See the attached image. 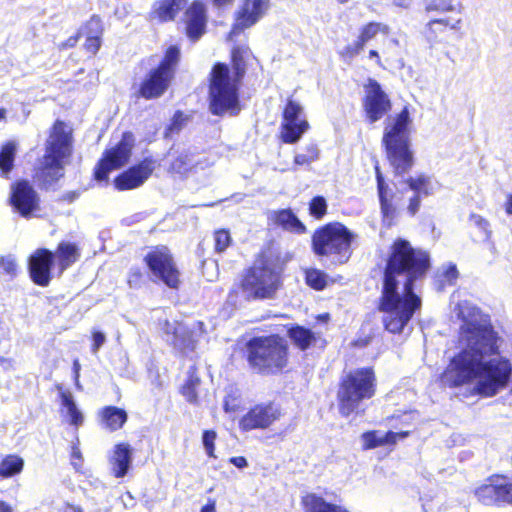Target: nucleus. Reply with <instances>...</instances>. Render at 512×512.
<instances>
[{
  "mask_svg": "<svg viewBox=\"0 0 512 512\" xmlns=\"http://www.w3.org/2000/svg\"><path fill=\"white\" fill-rule=\"evenodd\" d=\"M430 269L429 252L415 247L409 240L398 237L388 246L376 305L377 311L383 314L382 324L386 331L401 334L421 309L422 299L414 286Z\"/></svg>",
  "mask_w": 512,
  "mask_h": 512,
  "instance_id": "1",
  "label": "nucleus"
},
{
  "mask_svg": "<svg viewBox=\"0 0 512 512\" xmlns=\"http://www.w3.org/2000/svg\"><path fill=\"white\" fill-rule=\"evenodd\" d=\"M461 334L465 347L451 358L440 375L441 383L448 388L479 379L481 360L500 352V337L491 324L470 321L461 327Z\"/></svg>",
  "mask_w": 512,
  "mask_h": 512,
  "instance_id": "2",
  "label": "nucleus"
},
{
  "mask_svg": "<svg viewBox=\"0 0 512 512\" xmlns=\"http://www.w3.org/2000/svg\"><path fill=\"white\" fill-rule=\"evenodd\" d=\"M247 46H234L230 52L231 68L216 62L208 75V107L214 116L237 115L241 111L240 87L251 55Z\"/></svg>",
  "mask_w": 512,
  "mask_h": 512,
  "instance_id": "3",
  "label": "nucleus"
},
{
  "mask_svg": "<svg viewBox=\"0 0 512 512\" xmlns=\"http://www.w3.org/2000/svg\"><path fill=\"white\" fill-rule=\"evenodd\" d=\"M288 259L274 239L256 253L254 264L245 268L237 288L247 300H272L284 286Z\"/></svg>",
  "mask_w": 512,
  "mask_h": 512,
  "instance_id": "4",
  "label": "nucleus"
},
{
  "mask_svg": "<svg viewBox=\"0 0 512 512\" xmlns=\"http://www.w3.org/2000/svg\"><path fill=\"white\" fill-rule=\"evenodd\" d=\"M242 357L253 374L277 376L289 370L291 350L284 336L270 333L248 339Z\"/></svg>",
  "mask_w": 512,
  "mask_h": 512,
  "instance_id": "5",
  "label": "nucleus"
},
{
  "mask_svg": "<svg viewBox=\"0 0 512 512\" xmlns=\"http://www.w3.org/2000/svg\"><path fill=\"white\" fill-rule=\"evenodd\" d=\"M377 392V376L374 367L364 366L342 374L336 388L337 410L341 417L362 416L365 402Z\"/></svg>",
  "mask_w": 512,
  "mask_h": 512,
  "instance_id": "6",
  "label": "nucleus"
},
{
  "mask_svg": "<svg viewBox=\"0 0 512 512\" xmlns=\"http://www.w3.org/2000/svg\"><path fill=\"white\" fill-rule=\"evenodd\" d=\"M412 119L407 106L397 113L385 126L382 146L394 177H403L415 165V156L411 147L410 126Z\"/></svg>",
  "mask_w": 512,
  "mask_h": 512,
  "instance_id": "7",
  "label": "nucleus"
},
{
  "mask_svg": "<svg viewBox=\"0 0 512 512\" xmlns=\"http://www.w3.org/2000/svg\"><path fill=\"white\" fill-rule=\"evenodd\" d=\"M182 61L180 45L167 46L159 62L150 68L140 81L133 85L136 99L156 100L171 88L177 77Z\"/></svg>",
  "mask_w": 512,
  "mask_h": 512,
  "instance_id": "8",
  "label": "nucleus"
},
{
  "mask_svg": "<svg viewBox=\"0 0 512 512\" xmlns=\"http://www.w3.org/2000/svg\"><path fill=\"white\" fill-rule=\"evenodd\" d=\"M72 151V129L63 120H55L39 167V177L45 186L53 185L64 177V160L72 155Z\"/></svg>",
  "mask_w": 512,
  "mask_h": 512,
  "instance_id": "9",
  "label": "nucleus"
},
{
  "mask_svg": "<svg viewBox=\"0 0 512 512\" xmlns=\"http://www.w3.org/2000/svg\"><path fill=\"white\" fill-rule=\"evenodd\" d=\"M356 235L342 222L332 221L316 228L311 236V249L318 257L331 259L334 265L346 264L352 254Z\"/></svg>",
  "mask_w": 512,
  "mask_h": 512,
  "instance_id": "10",
  "label": "nucleus"
},
{
  "mask_svg": "<svg viewBox=\"0 0 512 512\" xmlns=\"http://www.w3.org/2000/svg\"><path fill=\"white\" fill-rule=\"evenodd\" d=\"M424 10L427 14L443 16L431 18L422 30V36L429 45L446 43L452 35L461 33V5L454 0H430Z\"/></svg>",
  "mask_w": 512,
  "mask_h": 512,
  "instance_id": "11",
  "label": "nucleus"
},
{
  "mask_svg": "<svg viewBox=\"0 0 512 512\" xmlns=\"http://www.w3.org/2000/svg\"><path fill=\"white\" fill-rule=\"evenodd\" d=\"M512 376V363L505 356L481 360L479 380L475 392L482 397H493L505 389Z\"/></svg>",
  "mask_w": 512,
  "mask_h": 512,
  "instance_id": "12",
  "label": "nucleus"
},
{
  "mask_svg": "<svg viewBox=\"0 0 512 512\" xmlns=\"http://www.w3.org/2000/svg\"><path fill=\"white\" fill-rule=\"evenodd\" d=\"M146 267L158 281L172 290H178L182 284L181 272L174 255L166 245L153 247L143 258Z\"/></svg>",
  "mask_w": 512,
  "mask_h": 512,
  "instance_id": "13",
  "label": "nucleus"
},
{
  "mask_svg": "<svg viewBox=\"0 0 512 512\" xmlns=\"http://www.w3.org/2000/svg\"><path fill=\"white\" fill-rule=\"evenodd\" d=\"M134 145L133 133L123 132L114 146L103 151L93 169V179L97 182H108L111 171L124 167L130 161Z\"/></svg>",
  "mask_w": 512,
  "mask_h": 512,
  "instance_id": "14",
  "label": "nucleus"
},
{
  "mask_svg": "<svg viewBox=\"0 0 512 512\" xmlns=\"http://www.w3.org/2000/svg\"><path fill=\"white\" fill-rule=\"evenodd\" d=\"M310 129L300 102L287 98L282 110L279 139L284 144H295Z\"/></svg>",
  "mask_w": 512,
  "mask_h": 512,
  "instance_id": "15",
  "label": "nucleus"
},
{
  "mask_svg": "<svg viewBox=\"0 0 512 512\" xmlns=\"http://www.w3.org/2000/svg\"><path fill=\"white\" fill-rule=\"evenodd\" d=\"M362 110L366 121L373 124L381 120L392 109V102L380 83L369 78L364 85Z\"/></svg>",
  "mask_w": 512,
  "mask_h": 512,
  "instance_id": "16",
  "label": "nucleus"
},
{
  "mask_svg": "<svg viewBox=\"0 0 512 512\" xmlns=\"http://www.w3.org/2000/svg\"><path fill=\"white\" fill-rule=\"evenodd\" d=\"M283 415L280 404L274 401L261 402L251 406L239 419V428L243 432L265 430L271 427Z\"/></svg>",
  "mask_w": 512,
  "mask_h": 512,
  "instance_id": "17",
  "label": "nucleus"
},
{
  "mask_svg": "<svg viewBox=\"0 0 512 512\" xmlns=\"http://www.w3.org/2000/svg\"><path fill=\"white\" fill-rule=\"evenodd\" d=\"M9 204L21 217L30 218L40 209V198L28 180L20 179L11 185Z\"/></svg>",
  "mask_w": 512,
  "mask_h": 512,
  "instance_id": "18",
  "label": "nucleus"
},
{
  "mask_svg": "<svg viewBox=\"0 0 512 512\" xmlns=\"http://www.w3.org/2000/svg\"><path fill=\"white\" fill-rule=\"evenodd\" d=\"M391 32L388 24L379 21H368L359 27L356 39L338 52L343 61H351L362 53L369 42L378 35L387 36Z\"/></svg>",
  "mask_w": 512,
  "mask_h": 512,
  "instance_id": "19",
  "label": "nucleus"
},
{
  "mask_svg": "<svg viewBox=\"0 0 512 512\" xmlns=\"http://www.w3.org/2000/svg\"><path fill=\"white\" fill-rule=\"evenodd\" d=\"M27 263L31 281L37 286L47 287L52 280V268L56 267L53 251L37 248L30 254Z\"/></svg>",
  "mask_w": 512,
  "mask_h": 512,
  "instance_id": "20",
  "label": "nucleus"
},
{
  "mask_svg": "<svg viewBox=\"0 0 512 512\" xmlns=\"http://www.w3.org/2000/svg\"><path fill=\"white\" fill-rule=\"evenodd\" d=\"M374 171L377 184V194L380 205L381 219L386 226L391 227L395 225L396 219L399 215V207L396 201L397 196L396 193L390 189L389 185L385 181L378 161L375 162Z\"/></svg>",
  "mask_w": 512,
  "mask_h": 512,
  "instance_id": "21",
  "label": "nucleus"
},
{
  "mask_svg": "<svg viewBox=\"0 0 512 512\" xmlns=\"http://www.w3.org/2000/svg\"><path fill=\"white\" fill-rule=\"evenodd\" d=\"M182 22L185 35L191 42L198 41L207 30L208 10L202 0H193L184 10Z\"/></svg>",
  "mask_w": 512,
  "mask_h": 512,
  "instance_id": "22",
  "label": "nucleus"
},
{
  "mask_svg": "<svg viewBox=\"0 0 512 512\" xmlns=\"http://www.w3.org/2000/svg\"><path fill=\"white\" fill-rule=\"evenodd\" d=\"M154 171V161L146 157L119 173L113 179L117 191H128L142 186Z\"/></svg>",
  "mask_w": 512,
  "mask_h": 512,
  "instance_id": "23",
  "label": "nucleus"
},
{
  "mask_svg": "<svg viewBox=\"0 0 512 512\" xmlns=\"http://www.w3.org/2000/svg\"><path fill=\"white\" fill-rule=\"evenodd\" d=\"M403 183L406 189L412 191L406 207L407 214L410 217H415L420 211L422 200L432 196L435 192L431 177L425 173H419L405 178Z\"/></svg>",
  "mask_w": 512,
  "mask_h": 512,
  "instance_id": "24",
  "label": "nucleus"
},
{
  "mask_svg": "<svg viewBox=\"0 0 512 512\" xmlns=\"http://www.w3.org/2000/svg\"><path fill=\"white\" fill-rule=\"evenodd\" d=\"M80 38H84L82 50L89 58H94L101 49L105 32L102 17L92 14L79 27Z\"/></svg>",
  "mask_w": 512,
  "mask_h": 512,
  "instance_id": "25",
  "label": "nucleus"
},
{
  "mask_svg": "<svg viewBox=\"0 0 512 512\" xmlns=\"http://www.w3.org/2000/svg\"><path fill=\"white\" fill-rule=\"evenodd\" d=\"M269 0H243L235 14L231 34L238 35L258 22L268 6Z\"/></svg>",
  "mask_w": 512,
  "mask_h": 512,
  "instance_id": "26",
  "label": "nucleus"
},
{
  "mask_svg": "<svg viewBox=\"0 0 512 512\" xmlns=\"http://www.w3.org/2000/svg\"><path fill=\"white\" fill-rule=\"evenodd\" d=\"M504 474H492L483 484L476 487L473 494L485 506H502V481Z\"/></svg>",
  "mask_w": 512,
  "mask_h": 512,
  "instance_id": "27",
  "label": "nucleus"
},
{
  "mask_svg": "<svg viewBox=\"0 0 512 512\" xmlns=\"http://www.w3.org/2000/svg\"><path fill=\"white\" fill-rule=\"evenodd\" d=\"M188 0H157L148 14L150 21L159 24L173 22Z\"/></svg>",
  "mask_w": 512,
  "mask_h": 512,
  "instance_id": "28",
  "label": "nucleus"
},
{
  "mask_svg": "<svg viewBox=\"0 0 512 512\" xmlns=\"http://www.w3.org/2000/svg\"><path fill=\"white\" fill-rule=\"evenodd\" d=\"M268 219L273 226L293 234H304L307 230L305 224L291 208L274 210L269 214Z\"/></svg>",
  "mask_w": 512,
  "mask_h": 512,
  "instance_id": "29",
  "label": "nucleus"
},
{
  "mask_svg": "<svg viewBox=\"0 0 512 512\" xmlns=\"http://www.w3.org/2000/svg\"><path fill=\"white\" fill-rule=\"evenodd\" d=\"M53 253L59 275L78 262L81 257V250L78 244L70 241H60Z\"/></svg>",
  "mask_w": 512,
  "mask_h": 512,
  "instance_id": "30",
  "label": "nucleus"
},
{
  "mask_svg": "<svg viewBox=\"0 0 512 512\" xmlns=\"http://www.w3.org/2000/svg\"><path fill=\"white\" fill-rule=\"evenodd\" d=\"M303 512H350L342 505L326 501L316 493H306L300 500Z\"/></svg>",
  "mask_w": 512,
  "mask_h": 512,
  "instance_id": "31",
  "label": "nucleus"
},
{
  "mask_svg": "<svg viewBox=\"0 0 512 512\" xmlns=\"http://www.w3.org/2000/svg\"><path fill=\"white\" fill-rule=\"evenodd\" d=\"M101 425L111 432L120 430L128 420V414L123 408L108 405L98 411Z\"/></svg>",
  "mask_w": 512,
  "mask_h": 512,
  "instance_id": "32",
  "label": "nucleus"
},
{
  "mask_svg": "<svg viewBox=\"0 0 512 512\" xmlns=\"http://www.w3.org/2000/svg\"><path fill=\"white\" fill-rule=\"evenodd\" d=\"M131 453V447L128 443H118L114 446L110 464L112 474L116 478H122L127 474L131 463Z\"/></svg>",
  "mask_w": 512,
  "mask_h": 512,
  "instance_id": "33",
  "label": "nucleus"
},
{
  "mask_svg": "<svg viewBox=\"0 0 512 512\" xmlns=\"http://www.w3.org/2000/svg\"><path fill=\"white\" fill-rule=\"evenodd\" d=\"M287 336L298 350L306 351L317 342L316 334L309 328L293 324L286 330Z\"/></svg>",
  "mask_w": 512,
  "mask_h": 512,
  "instance_id": "34",
  "label": "nucleus"
},
{
  "mask_svg": "<svg viewBox=\"0 0 512 512\" xmlns=\"http://www.w3.org/2000/svg\"><path fill=\"white\" fill-rule=\"evenodd\" d=\"M201 384V379L198 375V369L195 365L191 366L187 372V378L180 387L181 395L190 404L196 405L199 402L197 389Z\"/></svg>",
  "mask_w": 512,
  "mask_h": 512,
  "instance_id": "35",
  "label": "nucleus"
},
{
  "mask_svg": "<svg viewBox=\"0 0 512 512\" xmlns=\"http://www.w3.org/2000/svg\"><path fill=\"white\" fill-rule=\"evenodd\" d=\"M56 388L60 390L59 398L61 405L67 409L70 425L78 428L83 424L84 417L81 411L78 409L72 393L69 390H62L61 385H56Z\"/></svg>",
  "mask_w": 512,
  "mask_h": 512,
  "instance_id": "36",
  "label": "nucleus"
},
{
  "mask_svg": "<svg viewBox=\"0 0 512 512\" xmlns=\"http://www.w3.org/2000/svg\"><path fill=\"white\" fill-rule=\"evenodd\" d=\"M16 143L5 142L0 148V177L9 179L10 173L15 166Z\"/></svg>",
  "mask_w": 512,
  "mask_h": 512,
  "instance_id": "37",
  "label": "nucleus"
},
{
  "mask_svg": "<svg viewBox=\"0 0 512 512\" xmlns=\"http://www.w3.org/2000/svg\"><path fill=\"white\" fill-rule=\"evenodd\" d=\"M194 154L189 151H183L172 159L168 167L171 174L186 175L195 167L193 160Z\"/></svg>",
  "mask_w": 512,
  "mask_h": 512,
  "instance_id": "38",
  "label": "nucleus"
},
{
  "mask_svg": "<svg viewBox=\"0 0 512 512\" xmlns=\"http://www.w3.org/2000/svg\"><path fill=\"white\" fill-rule=\"evenodd\" d=\"M24 460L17 454H8L0 461V477L10 478L22 472Z\"/></svg>",
  "mask_w": 512,
  "mask_h": 512,
  "instance_id": "39",
  "label": "nucleus"
},
{
  "mask_svg": "<svg viewBox=\"0 0 512 512\" xmlns=\"http://www.w3.org/2000/svg\"><path fill=\"white\" fill-rule=\"evenodd\" d=\"M304 281L305 284L315 290L322 291L328 285V277L327 274L317 268H307L304 270Z\"/></svg>",
  "mask_w": 512,
  "mask_h": 512,
  "instance_id": "40",
  "label": "nucleus"
},
{
  "mask_svg": "<svg viewBox=\"0 0 512 512\" xmlns=\"http://www.w3.org/2000/svg\"><path fill=\"white\" fill-rule=\"evenodd\" d=\"M214 252L223 254L233 243L229 229L220 228L213 232Z\"/></svg>",
  "mask_w": 512,
  "mask_h": 512,
  "instance_id": "41",
  "label": "nucleus"
},
{
  "mask_svg": "<svg viewBox=\"0 0 512 512\" xmlns=\"http://www.w3.org/2000/svg\"><path fill=\"white\" fill-rule=\"evenodd\" d=\"M189 120L190 116L185 114L183 111H175L170 120V123L167 125L165 129V136L178 134L186 126Z\"/></svg>",
  "mask_w": 512,
  "mask_h": 512,
  "instance_id": "42",
  "label": "nucleus"
},
{
  "mask_svg": "<svg viewBox=\"0 0 512 512\" xmlns=\"http://www.w3.org/2000/svg\"><path fill=\"white\" fill-rule=\"evenodd\" d=\"M327 202L323 196H314L309 202V214L315 219H322L327 214Z\"/></svg>",
  "mask_w": 512,
  "mask_h": 512,
  "instance_id": "43",
  "label": "nucleus"
},
{
  "mask_svg": "<svg viewBox=\"0 0 512 512\" xmlns=\"http://www.w3.org/2000/svg\"><path fill=\"white\" fill-rule=\"evenodd\" d=\"M126 283L131 289H140L145 283V274L142 268L139 266L132 267L127 274Z\"/></svg>",
  "mask_w": 512,
  "mask_h": 512,
  "instance_id": "44",
  "label": "nucleus"
},
{
  "mask_svg": "<svg viewBox=\"0 0 512 512\" xmlns=\"http://www.w3.org/2000/svg\"><path fill=\"white\" fill-rule=\"evenodd\" d=\"M363 450H371L383 446L382 436H379L377 430H369L361 435Z\"/></svg>",
  "mask_w": 512,
  "mask_h": 512,
  "instance_id": "45",
  "label": "nucleus"
},
{
  "mask_svg": "<svg viewBox=\"0 0 512 512\" xmlns=\"http://www.w3.org/2000/svg\"><path fill=\"white\" fill-rule=\"evenodd\" d=\"M217 439V433L215 430L209 429L204 430L202 434V442L205 448L206 454L210 458H216L215 455V441Z\"/></svg>",
  "mask_w": 512,
  "mask_h": 512,
  "instance_id": "46",
  "label": "nucleus"
},
{
  "mask_svg": "<svg viewBox=\"0 0 512 512\" xmlns=\"http://www.w3.org/2000/svg\"><path fill=\"white\" fill-rule=\"evenodd\" d=\"M180 327L175 323L165 320L162 323V332L170 338L172 344L176 345L181 338Z\"/></svg>",
  "mask_w": 512,
  "mask_h": 512,
  "instance_id": "47",
  "label": "nucleus"
},
{
  "mask_svg": "<svg viewBox=\"0 0 512 512\" xmlns=\"http://www.w3.org/2000/svg\"><path fill=\"white\" fill-rule=\"evenodd\" d=\"M442 283L443 285H454L456 283V280L459 277V272L455 264L450 263L443 271L442 273Z\"/></svg>",
  "mask_w": 512,
  "mask_h": 512,
  "instance_id": "48",
  "label": "nucleus"
},
{
  "mask_svg": "<svg viewBox=\"0 0 512 512\" xmlns=\"http://www.w3.org/2000/svg\"><path fill=\"white\" fill-rule=\"evenodd\" d=\"M502 506L510 505L512 506V481L509 479L507 475H504V480L502 481Z\"/></svg>",
  "mask_w": 512,
  "mask_h": 512,
  "instance_id": "49",
  "label": "nucleus"
},
{
  "mask_svg": "<svg viewBox=\"0 0 512 512\" xmlns=\"http://www.w3.org/2000/svg\"><path fill=\"white\" fill-rule=\"evenodd\" d=\"M0 268L1 270L10 276H15L17 273V263L11 257H1L0 258Z\"/></svg>",
  "mask_w": 512,
  "mask_h": 512,
  "instance_id": "50",
  "label": "nucleus"
},
{
  "mask_svg": "<svg viewBox=\"0 0 512 512\" xmlns=\"http://www.w3.org/2000/svg\"><path fill=\"white\" fill-rule=\"evenodd\" d=\"M70 461H71V465L77 471L81 470L82 463H83V456H82V453H81L78 443L73 444L71 447Z\"/></svg>",
  "mask_w": 512,
  "mask_h": 512,
  "instance_id": "51",
  "label": "nucleus"
},
{
  "mask_svg": "<svg viewBox=\"0 0 512 512\" xmlns=\"http://www.w3.org/2000/svg\"><path fill=\"white\" fill-rule=\"evenodd\" d=\"M79 39H80V32H79V28H78L75 34L69 36L65 41L61 42L58 45V49L60 51H63V50L75 48L79 42Z\"/></svg>",
  "mask_w": 512,
  "mask_h": 512,
  "instance_id": "52",
  "label": "nucleus"
},
{
  "mask_svg": "<svg viewBox=\"0 0 512 512\" xmlns=\"http://www.w3.org/2000/svg\"><path fill=\"white\" fill-rule=\"evenodd\" d=\"M223 409L227 413H235L240 410V406L237 403V399L233 396H228L224 399Z\"/></svg>",
  "mask_w": 512,
  "mask_h": 512,
  "instance_id": "53",
  "label": "nucleus"
},
{
  "mask_svg": "<svg viewBox=\"0 0 512 512\" xmlns=\"http://www.w3.org/2000/svg\"><path fill=\"white\" fill-rule=\"evenodd\" d=\"M105 342V335L100 331H93L92 332V345L91 350L93 352H97L99 348L104 344Z\"/></svg>",
  "mask_w": 512,
  "mask_h": 512,
  "instance_id": "54",
  "label": "nucleus"
},
{
  "mask_svg": "<svg viewBox=\"0 0 512 512\" xmlns=\"http://www.w3.org/2000/svg\"><path fill=\"white\" fill-rule=\"evenodd\" d=\"M304 154L311 163L315 162L319 158V150L314 144L306 146Z\"/></svg>",
  "mask_w": 512,
  "mask_h": 512,
  "instance_id": "55",
  "label": "nucleus"
},
{
  "mask_svg": "<svg viewBox=\"0 0 512 512\" xmlns=\"http://www.w3.org/2000/svg\"><path fill=\"white\" fill-rule=\"evenodd\" d=\"M80 196V192L77 190L68 191L66 193H63L59 198L58 201L60 202H66V203H73L75 200H77Z\"/></svg>",
  "mask_w": 512,
  "mask_h": 512,
  "instance_id": "56",
  "label": "nucleus"
},
{
  "mask_svg": "<svg viewBox=\"0 0 512 512\" xmlns=\"http://www.w3.org/2000/svg\"><path fill=\"white\" fill-rule=\"evenodd\" d=\"M471 219L474 221L475 225H477L479 228L483 229L487 234H490L489 228V222L483 218L480 215H471Z\"/></svg>",
  "mask_w": 512,
  "mask_h": 512,
  "instance_id": "57",
  "label": "nucleus"
},
{
  "mask_svg": "<svg viewBox=\"0 0 512 512\" xmlns=\"http://www.w3.org/2000/svg\"><path fill=\"white\" fill-rule=\"evenodd\" d=\"M383 446L384 445H395L398 441L396 432L388 431L382 436Z\"/></svg>",
  "mask_w": 512,
  "mask_h": 512,
  "instance_id": "58",
  "label": "nucleus"
},
{
  "mask_svg": "<svg viewBox=\"0 0 512 512\" xmlns=\"http://www.w3.org/2000/svg\"><path fill=\"white\" fill-rule=\"evenodd\" d=\"M229 462L239 469H243L248 466L247 459L244 456L231 457Z\"/></svg>",
  "mask_w": 512,
  "mask_h": 512,
  "instance_id": "59",
  "label": "nucleus"
},
{
  "mask_svg": "<svg viewBox=\"0 0 512 512\" xmlns=\"http://www.w3.org/2000/svg\"><path fill=\"white\" fill-rule=\"evenodd\" d=\"M293 163L294 165H297V166H308L311 164V162L309 161V159L305 156L304 153H299V154H296L294 156V159H293Z\"/></svg>",
  "mask_w": 512,
  "mask_h": 512,
  "instance_id": "60",
  "label": "nucleus"
},
{
  "mask_svg": "<svg viewBox=\"0 0 512 512\" xmlns=\"http://www.w3.org/2000/svg\"><path fill=\"white\" fill-rule=\"evenodd\" d=\"M368 58L373 60L379 67L383 66L378 50L370 49L368 52Z\"/></svg>",
  "mask_w": 512,
  "mask_h": 512,
  "instance_id": "61",
  "label": "nucleus"
},
{
  "mask_svg": "<svg viewBox=\"0 0 512 512\" xmlns=\"http://www.w3.org/2000/svg\"><path fill=\"white\" fill-rule=\"evenodd\" d=\"M200 512H217L216 511V500L208 499L207 503L200 509Z\"/></svg>",
  "mask_w": 512,
  "mask_h": 512,
  "instance_id": "62",
  "label": "nucleus"
},
{
  "mask_svg": "<svg viewBox=\"0 0 512 512\" xmlns=\"http://www.w3.org/2000/svg\"><path fill=\"white\" fill-rule=\"evenodd\" d=\"M504 209H505V212L508 215H512V194H508L506 196V201H505V204H504Z\"/></svg>",
  "mask_w": 512,
  "mask_h": 512,
  "instance_id": "63",
  "label": "nucleus"
},
{
  "mask_svg": "<svg viewBox=\"0 0 512 512\" xmlns=\"http://www.w3.org/2000/svg\"><path fill=\"white\" fill-rule=\"evenodd\" d=\"M64 511L65 512H83V510L80 506H77V505H74L71 503H65Z\"/></svg>",
  "mask_w": 512,
  "mask_h": 512,
  "instance_id": "64",
  "label": "nucleus"
}]
</instances>
